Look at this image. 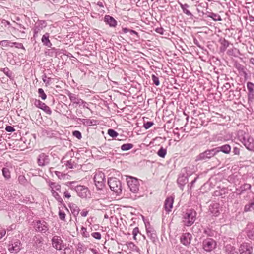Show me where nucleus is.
I'll list each match as a JSON object with an SVG mask.
<instances>
[{"label": "nucleus", "instance_id": "1", "mask_svg": "<svg viewBox=\"0 0 254 254\" xmlns=\"http://www.w3.org/2000/svg\"><path fill=\"white\" fill-rule=\"evenodd\" d=\"M197 213L193 209H188L184 212L182 220L184 225L190 227L191 226L195 221L196 219Z\"/></svg>", "mask_w": 254, "mask_h": 254}, {"label": "nucleus", "instance_id": "2", "mask_svg": "<svg viewBox=\"0 0 254 254\" xmlns=\"http://www.w3.org/2000/svg\"><path fill=\"white\" fill-rule=\"evenodd\" d=\"M239 140L244 144L246 148L251 151L254 149V140L253 137L249 134H246L243 131H240L238 134Z\"/></svg>", "mask_w": 254, "mask_h": 254}, {"label": "nucleus", "instance_id": "3", "mask_svg": "<svg viewBox=\"0 0 254 254\" xmlns=\"http://www.w3.org/2000/svg\"><path fill=\"white\" fill-rule=\"evenodd\" d=\"M190 167H186L184 168L181 173L177 179V183L179 185V187L183 190L184 186L188 182V176H190L191 174V172L190 171Z\"/></svg>", "mask_w": 254, "mask_h": 254}, {"label": "nucleus", "instance_id": "4", "mask_svg": "<svg viewBox=\"0 0 254 254\" xmlns=\"http://www.w3.org/2000/svg\"><path fill=\"white\" fill-rule=\"evenodd\" d=\"M108 184L112 191L117 195H120L122 191L121 182L117 178L111 177L108 179Z\"/></svg>", "mask_w": 254, "mask_h": 254}, {"label": "nucleus", "instance_id": "5", "mask_svg": "<svg viewBox=\"0 0 254 254\" xmlns=\"http://www.w3.org/2000/svg\"><path fill=\"white\" fill-rule=\"evenodd\" d=\"M126 181L130 190L133 193H137L140 186L139 180L131 176H127Z\"/></svg>", "mask_w": 254, "mask_h": 254}, {"label": "nucleus", "instance_id": "6", "mask_svg": "<svg viewBox=\"0 0 254 254\" xmlns=\"http://www.w3.org/2000/svg\"><path fill=\"white\" fill-rule=\"evenodd\" d=\"M217 246V241L212 238H206L203 240L202 247L206 252H211L214 250Z\"/></svg>", "mask_w": 254, "mask_h": 254}, {"label": "nucleus", "instance_id": "7", "mask_svg": "<svg viewBox=\"0 0 254 254\" xmlns=\"http://www.w3.org/2000/svg\"><path fill=\"white\" fill-rule=\"evenodd\" d=\"M216 155V153L215 148L207 149L198 155L195 158V161L207 162Z\"/></svg>", "mask_w": 254, "mask_h": 254}, {"label": "nucleus", "instance_id": "8", "mask_svg": "<svg viewBox=\"0 0 254 254\" xmlns=\"http://www.w3.org/2000/svg\"><path fill=\"white\" fill-rule=\"evenodd\" d=\"M93 180L97 189L98 190H102L105 186V174L102 172L97 173L95 174Z\"/></svg>", "mask_w": 254, "mask_h": 254}, {"label": "nucleus", "instance_id": "9", "mask_svg": "<svg viewBox=\"0 0 254 254\" xmlns=\"http://www.w3.org/2000/svg\"><path fill=\"white\" fill-rule=\"evenodd\" d=\"M33 223L34 228L37 232L45 233L49 230L48 224L44 220H35Z\"/></svg>", "mask_w": 254, "mask_h": 254}, {"label": "nucleus", "instance_id": "10", "mask_svg": "<svg viewBox=\"0 0 254 254\" xmlns=\"http://www.w3.org/2000/svg\"><path fill=\"white\" fill-rule=\"evenodd\" d=\"M22 243L18 239H13L8 246L9 251L11 253H18L22 249Z\"/></svg>", "mask_w": 254, "mask_h": 254}, {"label": "nucleus", "instance_id": "11", "mask_svg": "<svg viewBox=\"0 0 254 254\" xmlns=\"http://www.w3.org/2000/svg\"><path fill=\"white\" fill-rule=\"evenodd\" d=\"M144 222L148 237L153 243L156 244L158 241L156 231L151 227L149 222H145V221Z\"/></svg>", "mask_w": 254, "mask_h": 254}, {"label": "nucleus", "instance_id": "12", "mask_svg": "<svg viewBox=\"0 0 254 254\" xmlns=\"http://www.w3.org/2000/svg\"><path fill=\"white\" fill-rule=\"evenodd\" d=\"M240 254H252L254 251L253 244L248 242L242 243L239 247Z\"/></svg>", "mask_w": 254, "mask_h": 254}, {"label": "nucleus", "instance_id": "13", "mask_svg": "<svg viewBox=\"0 0 254 254\" xmlns=\"http://www.w3.org/2000/svg\"><path fill=\"white\" fill-rule=\"evenodd\" d=\"M52 245L57 250L60 251L64 248L65 244L60 236H54L51 239Z\"/></svg>", "mask_w": 254, "mask_h": 254}, {"label": "nucleus", "instance_id": "14", "mask_svg": "<svg viewBox=\"0 0 254 254\" xmlns=\"http://www.w3.org/2000/svg\"><path fill=\"white\" fill-rule=\"evenodd\" d=\"M38 165L40 167H44L48 165L50 162L49 155L45 153H41L37 158Z\"/></svg>", "mask_w": 254, "mask_h": 254}, {"label": "nucleus", "instance_id": "15", "mask_svg": "<svg viewBox=\"0 0 254 254\" xmlns=\"http://www.w3.org/2000/svg\"><path fill=\"white\" fill-rule=\"evenodd\" d=\"M70 118L74 121L78 122V121L81 122L82 124L86 126H91L94 125H97L98 124V121L94 119H81L77 118L74 115H71Z\"/></svg>", "mask_w": 254, "mask_h": 254}, {"label": "nucleus", "instance_id": "16", "mask_svg": "<svg viewBox=\"0 0 254 254\" xmlns=\"http://www.w3.org/2000/svg\"><path fill=\"white\" fill-rule=\"evenodd\" d=\"M46 26L47 22L45 20H38L35 23L33 28V37H37L38 35V33L40 32V31Z\"/></svg>", "mask_w": 254, "mask_h": 254}, {"label": "nucleus", "instance_id": "17", "mask_svg": "<svg viewBox=\"0 0 254 254\" xmlns=\"http://www.w3.org/2000/svg\"><path fill=\"white\" fill-rule=\"evenodd\" d=\"M76 193L79 197L85 198L90 194V190L87 187L79 185Z\"/></svg>", "mask_w": 254, "mask_h": 254}, {"label": "nucleus", "instance_id": "18", "mask_svg": "<svg viewBox=\"0 0 254 254\" xmlns=\"http://www.w3.org/2000/svg\"><path fill=\"white\" fill-rule=\"evenodd\" d=\"M192 239V235L189 232L183 233L180 238V241L181 244L185 246H189Z\"/></svg>", "mask_w": 254, "mask_h": 254}, {"label": "nucleus", "instance_id": "19", "mask_svg": "<svg viewBox=\"0 0 254 254\" xmlns=\"http://www.w3.org/2000/svg\"><path fill=\"white\" fill-rule=\"evenodd\" d=\"M34 105L36 107L44 111L47 114L51 115L52 114V111L50 107L40 100L35 99Z\"/></svg>", "mask_w": 254, "mask_h": 254}, {"label": "nucleus", "instance_id": "20", "mask_svg": "<svg viewBox=\"0 0 254 254\" xmlns=\"http://www.w3.org/2000/svg\"><path fill=\"white\" fill-rule=\"evenodd\" d=\"M234 65L241 76L244 77L245 78L247 77L248 74L247 73V68L245 66L237 61L234 62Z\"/></svg>", "mask_w": 254, "mask_h": 254}, {"label": "nucleus", "instance_id": "21", "mask_svg": "<svg viewBox=\"0 0 254 254\" xmlns=\"http://www.w3.org/2000/svg\"><path fill=\"white\" fill-rule=\"evenodd\" d=\"M231 149L232 146L229 144H225L215 148L216 155L220 152H222L226 154H229L231 152Z\"/></svg>", "mask_w": 254, "mask_h": 254}, {"label": "nucleus", "instance_id": "22", "mask_svg": "<svg viewBox=\"0 0 254 254\" xmlns=\"http://www.w3.org/2000/svg\"><path fill=\"white\" fill-rule=\"evenodd\" d=\"M174 198L172 196L168 197L166 198L164 208L167 213H169L171 211L174 203Z\"/></svg>", "mask_w": 254, "mask_h": 254}, {"label": "nucleus", "instance_id": "23", "mask_svg": "<svg viewBox=\"0 0 254 254\" xmlns=\"http://www.w3.org/2000/svg\"><path fill=\"white\" fill-rule=\"evenodd\" d=\"M104 21L110 27H116L117 25V20L114 17L109 15H106L105 16Z\"/></svg>", "mask_w": 254, "mask_h": 254}, {"label": "nucleus", "instance_id": "24", "mask_svg": "<svg viewBox=\"0 0 254 254\" xmlns=\"http://www.w3.org/2000/svg\"><path fill=\"white\" fill-rule=\"evenodd\" d=\"M220 205L218 203H212L209 206V210L210 212L214 216H218L219 214Z\"/></svg>", "mask_w": 254, "mask_h": 254}, {"label": "nucleus", "instance_id": "25", "mask_svg": "<svg viewBox=\"0 0 254 254\" xmlns=\"http://www.w3.org/2000/svg\"><path fill=\"white\" fill-rule=\"evenodd\" d=\"M179 5L181 8V9L182 10L183 12L190 18L192 19L193 17V15L190 10V6L187 3L182 4L180 2Z\"/></svg>", "mask_w": 254, "mask_h": 254}, {"label": "nucleus", "instance_id": "26", "mask_svg": "<svg viewBox=\"0 0 254 254\" xmlns=\"http://www.w3.org/2000/svg\"><path fill=\"white\" fill-rule=\"evenodd\" d=\"M66 95L68 96L72 104V106L76 105L80 99L79 98L78 95L75 94L71 93L69 91L66 90Z\"/></svg>", "mask_w": 254, "mask_h": 254}, {"label": "nucleus", "instance_id": "27", "mask_svg": "<svg viewBox=\"0 0 254 254\" xmlns=\"http://www.w3.org/2000/svg\"><path fill=\"white\" fill-rule=\"evenodd\" d=\"M218 42L221 44V46L219 48L220 52L223 53L229 47L230 42L224 38L222 37L219 39Z\"/></svg>", "mask_w": 254, "mask_h": 254}, {"label": "nucleus", "instance_id": "28", "mask_svg": "<svg viewBox=\"0 0 254 254\" xmlns=\"http://www.w3.org/2000/svg\"><path fill=\"white\" fill-rule=\"evenodd\" d=\"M223 250L226 254H238L236 250V248L231 244L225 245Z\"/></svg>", "mask_w": 254, "mask_h": 254}, {"label": "nucleus", "instance_id": "29", "mask_svg": "<svg viewBox=\"0 0 254 254\" xmlns=\"http://www.w3.org/2000/svg\"><path fill=\"white\" fill-rule=\"evenodd\" d=\"M49 37L50 34L49 33H45L41 38V42L45 46L52 48V44L49 40Z\"/></svg>", "mask_w": 254, "mask_h": 254}, {"label": "nucleus", "instance_id": "30", "mask_svg": "<svg viewBox=\"0 0 254 254\" xmlns=\"http://www.w3.org/2000/svg\"><path fill=\"white\" fill-rule=\"evenodd\" d=\"M254 211V194L253 198L246 204L244 208V212Z\"/></svg>", "mask_w": 254, "mask_h": 254}, {"label": "nucleus", "instance_id": "31", "mask_svg": "<svg viewBox=\"0 0 254 254\" xmlns=\"http://www.w3.org/2000/svg\"><path fill=\"white\" fill-rule=\"evenodd\" d=\"M218 190H215L213 192V196H221L222 198H224L226 194L228 193L227 189L226 188H223L220 189L218 187Z\"/></svg>", "mask_w": 254, "mask_h": 254}, {"label": "nucleus", "instance_id": "32", "mask_svg": "<svg viewBox=\"0 0 254 254\" xmlns=\"http://www.w3.org/2000/svg\"><path fill=\"white\" fill-rule=\"evenodd\" d=\"M65 185L68 187V188L76 192L79 185L76 181H69L65 183Z\"/></svg>", "mask_w": 254, "mask_h": 254}, {"label": "nucleus", "instance_id": "33", "mask_svg": "<svg viewBox=\"0 0 254 254\" xmlns=\"http://www.w3.org/2000/svg\"><path fill=\"white\" fill-rule=\"evenodd\" d=\"M69 207L70 209L72 214L74 216L76 217L78 215L80 211L79 207L74 203L69 204Z\"/></svg>", "mask_w": 254, "mask_h": 254}, {"label": "nucleus", "instance_id": "34", "mask_svg": "<svg viewBox=\"0 0 254 254\" xmlns=\"http://www.w3.org/2000/svg\"><path fill=\"white\" fill-rule=\"evenodd\" d=\"M205 14L207 17L211 18L215 21H220L222 20L220 16L218 14L207 12Z\"/></svg>", "mask_w": 254, "mask_h": 254}, {"label": "nucleus", "instance_id": "35", "mask_svg": "<svg viewBox=\"0 0 254 254\" xmlns=\"http://www.w3.org/2000/svg\"><path fill=\"white\" fill-rule=\"evenodd\" d=\"M203 233L210 238L214 236L216 232L209 227H206L203 229Z\"/></svg>", "mask_w": 254, "mask_h": 254}, {"label": "nucleus", "instance_id": "36", "mask_svg": "<svg viewBox=\"0 0 254 254\" xmlns=\"http://www.w3.org/2000/svg\"><path fill=\"white\" fill-rule=\"evenodd\" d=\"M247 235L249 239L254 240V226H247Z\"/></svg>", "mask_w": 254, "mask_h": 254}, {"label": "nucleus", "instance_id": "37", "mask_svg": "<svg viewBox=\"0 0 254 254\" xmlns=\"http://www.w3.org/2000/svg\"><path fill=\"white\" fill-rule=\"evenodd\" d=\"M2 174L6 180H9L11 178V172L7 167H3L2 169Z\"/></svg>", "mask_w": 254, "mask_h": 254}, {"label": "nucleus", "instance_id": "38", "mask_svg": "<svg viewBox=\"0 0 254 254\" xmlns=\"http://www.w3.org/2000/svg\"><path fill=\"white\" fill-rule=\"evenodd\" d=\"M52 195L54 197V198L57 200V201L61 204H63L64 201L63 199L61 198L59 193L56 192L54 190H51Z\"/></svg>", "mask_w": 254, "mask_h": 254}, {"label": "nucleus", "instance_id": "39", "mask_svg": "<svg viewBox=\"0 0 254 254\" xmlns=\"http://www.w3.org/2000/svg\"><path fill=\"white\" fill-rule=\"evenodd\" d=\"M49 186L52 188V190L55 189L57 190H60L61 189V185L56 183L55 182H51L49 181L48 182Z\"/></svg>", "mask_w": 254, "mask_h": 254}, {"label": "nucleus", "instance_id": "40", "mask_svg": "<svg viewBox=\"0 0 254 254\" xmlns=\"http://www.w3.org/2000/svg\"><path fill=\"white\" fill-rule=\"evenodd\" d=\"M240 187V189L241 190V191H242L243 193H244L247 190H251V185L248 183H244Z\"/></svg>", "mask_w": 254, "mask_h": 254}, {"label": "nucleus", "instance_id": "41", "mask_svg": "<svg viewBox=\"0 0 254 254\" xmlns=\"http://www.w3.org/2000/svg\"><path fill=\"white\" fill-rule=\"evenodd\" d=\"M133 147V145L131 143H125L121 145V149L123 151H128Z\"/></svg>", "mask_w": 254, "mask_h": 254}, {"label": "nucleus", "instance_id": "42", "mask_svg": "<svg viewBox=\"0 0 254 254\" xmlns=\"http://www.w3.org/2000/svg\"><path fill=\"white\" fill-rule=\"evenodd\" d=\"M157 154L160 157L164 158L167 154V150L163 147H161Z\"/></svg>", "mask_w": 254, "mask_h": 254}, {"label": "nucleus", "instance_id": "43", "mask_svg": "<svg viewBox=\"0 0 254 254\" xmlns=\"http://www.w3.org/2000/svg\"><path fill=\"white\" fill-rule=\"evenodd\" d=\"M17 26V27H12V28L14 30H18L19 31V32H20L21 33H22V34H25V27L22 24H18L17 23H16V24Z\"/></svg>", "mask_w": 254, "mask_h": 254}, {"label": "nucleus", "instance_id": "44", "mask_svg": "<svg viewBox=\"0 0 254 254\" xmlns=\"http://www.w3.org/2000/svg\"><path fill=\"white\" fill-rule=\"evenodd\" d=\"M86 248L85 245L79 242L77 245V250L80 253H82L85 251Z\"/></svg>", "mask_w": 254, "mask_h": 254}, {"label": "nucleus", "instance_id": "45", "mask_svg": "<svg viewBox=\"0 0 254 254\" xmlns=\"http://www.w3.org/2000/svg\"><path fill=\"white\" fill-rule=\"evenodd\" d=\"M38 93L39 97H40L42 100H45L47 98V95L42 88H39Z\"/></svg>", "mask_w": 254, "mask_h": 254}, {"label": "nucleus", "instance_id": "46", "mask_svg": "<svg viewBox=\"0 0 254 254\" xmlns=\"http://www.w3.org/2000/svg\"><path fill=\"white\" fill-rule=\"evenodd\" d=\"M108 134L112 138H115L119 135L116 131L112 128H110L108 130Z\"/></svg>", "mask_w": 254, "mask_h": 254}, {"label": "nucleus", "instance_id": "47", "mask_svg": "<svg viewBox=\"0 0 254 254\" xmlns=\"http://www.w3.org/2000/svg\"><path fill=\"white\" fill-rule=\"evenodd\" d=\"M1 71H2L9 78H11L12 77L13 73L8 67L2 68L1 69Z\"/></svg>", "mask_w": 254, "mask_h": 254}, {"label": "nucleus", "instance_id": "48", "mask_svg": "<svg viewBox=\"0 0 254 254\" xmlns=\"http://www.w3.org/2000/svg\"><path fill=\"white\" fill-rule=\"evenodd\" d=\"M151 79L153 81V84H154L155 86H158L160 85L159 79L157 75L155 74H152L151 76Z\"/></svg>", "mask_w": 254, "mask_h": 254}, {"label": "nucleus", "instance_id": "49", "mask_svg": "<svg viewBox=\"0 0 254 254\" xmlns=\"http://www.w3.org/2000/svg\"><path fill=\"white\" fill-rule=\"evenodd\" d=\"M77 105H78L79 107L82 106L84 108L89 109V108L88 107V103L81 98L79 99L77 104L76 106Z\"/></svg>", "mask_w": 254, "mask_h": 254}, {"label": "nucleus", "instance_id": "50", "mask_svg": "<svg viewBox=\"0 0 254 254\" xmlns=\"http://www.w3.org/2000/svg\"><path fill=\"white\" fill-rule=\"evenodd\" d=\"M65 165L69 169H73L75 167L74 165V162L72 161V159L67 161L65 163Z\"/></svg>", "mask_w": 254, "mask_h": 254}, {"label": "nucleus", "instance_id": "51", "mask_svg": "<svg viewBox=\"0 0 254 254\" xmlns=\"http://www.w3.org/2000/svg\"><path fill=\"white\" fill-rule=\"evenodd\" d=\"M254 99V91L248 93V102L249 104L253 102Z\"/></svg>", "mask_w": 254, "mask_h": 254}, {"label": "nucleus", "instance_id": "52", "mask_svg": "<svg viewBox=\"0 0 254 254\" xmlns=\"http://www.w3.org/2000/svg\"><path fill=\"white\" fill-rule=\"evenodd\" d=\"M81 234H82L83 237H84L85 238H88L90 237V234H89V232H88L87 231L86 228H85L83 226H82V227L81 228Z\"/></svg>", "mask_w": 254, "mask_h": 254}, {"label": "nucleus", "instance_id": "53", "mask_svg": "<svg viewBox=\"0 0 254 254\" xmlns=\"http://www.w3.org/2000/svg\"><path fill=\"white\" fill-rule=\"evenodd\" d=\"M247 87L248 92H254V84L251 82L247 83Z\"/></svg>", "mask_w": 254, "mask_h": 254}, {"label": "nucleus", "instance_id": "54", "mask_svg": "<svg viewBox=\"0 0 254 254\" xmlns=\"http://www.w3.org/2000/svg\"><path fill=\"white\" fill-rule=\"evenodd\" d=\"M42 80L46 84V85H49L50 82H51L52 78L51 77H47L46 74L44 73L42 75Z\"/></svg>", "mask_w": 254, "mask_h": 254}, {"label": "nucleus", "instance_id": "55", "mask_svg": "<svg viewBox=\"0 0 254 254\" xmlns=\"http://www.w3.org/2000/svg\"><path fill=\"white\" fill-rule=\"evenodd\" d=\"M58 215L59 216L60 219L62 221H65L66 214L65 212L61 209H59L58 212Z\"/></svg>", "mask_w": 254, "mask_h": 254}, {"label": "nucleus", "instance_id": "56", "mask_svg": "<svg viewBox=\"0 0 254 254\" xmlns=\"http://www.w3.org/2000/svg\"><path fill=\"white\" fill-rule=\"evenodd\" d=\"M11 47H12L13 46H15L16 48L18 49H22L25 50V48L23 46V45L21 43H18V42H11Z\"/></svg>", "mask_w": 254, "mask_h": 254}, {"label": "nucleus", "instance_id": "57", "mask_svg": "<svg viewBox=\"0 0 254 254\" xmlns=\"http://www.w3.org/2000/svg\"><path fill=\"white\" fill-rule=\"evenodd\" d=\"M91 236L96 240H100L101 239V234L98 232L92 233Z\"/></svg>", "mask_w": 254, "mask_h": 254}, {"label": "nucleus", "instance_id": "58", "mask_svg": "<svg viewBox=\"0 0 254 254\" xmlns=\"http://www.w3.org/2000/svg\"><path fill=\"white\" fill-rule=\"evenodd\" d=\"M72 135L78 139H80L82 138L81 133L78 130L72 131Z\"/></svg>", "mask_w": 254, "mask_h": 254}, {"label": "nucleus", "instance_id": "59", "mask_svg": "<svg viewBox=\"0 0 254 254\" xmlns=\"http://www.w3.org/2000/svg\"><path fill=\"white\" fill-rule=\"evenodd\" d=\"M154 125V123L152 121H147L144 123L143 127L146 129L150 128Z\"/></svg>", "mask_w": 254, "mask_h": 254}, {"label": "nucleus", "instance_id": "60", "mask_svg": "<svg viewBox=\"0 0 254 254\" xmlns=\"http://www.w3.org/2000/svg\"><path fill=\"white\" fill-rule=\"evenodd\" d=\"M55 174L58 177V178L60 179L64 178L65 177V176H66V174H64L60 171H55Z\"/></svg>", "mask_w": 254, "mask_h": 254}, {"label": "nucleus", "instance_id": "61", "mask_svg": "<svg viewBox=\"0 0 254 254\" xmlns=\"http://www.w3.org/2000/svg\"><path fill=\"white\" fill-rule=\"evenodd\" d=\"M18 181L20 184L24 185L26 182V179L24 175H20L18 178Z\"/></svg>", "mask_w": 254, "mask_h": 254}, {"label": "nucleus", "instance_id": "62", "mask_svg": "<svg viewBox=\"0 0 254 254\" xmlns=\"http://www.w3.org/2000/svg\"><path fill=\"white\" fill-rule=\"evenodd\" d=\"M10 44H11V42L9 40H4L0 41V45L3 47H7Z\"/></svg>", "mask_w": 254, "mask_h": 254}, {"label": "nucleus", "instance_id": "63", "mask_svg": "<svg viewBox=\"0 0 254 254\" xmlns=\"http://www.w3.org/2000/svg\"><path fill=\"white\" fill-rule=\"evenodd\" d=\"M138 233H140L139 228L138 227H136L132 231L133 238L134 240L136 239V237Z\"/></svg>", "mask_w": 254, "mask_h": 254}, {"label": "nucleus", "instance_id": "64", "mask_svg": "<svg viewBox=\"0 0 254 254\" xmlns=\"http://www.w3.org/2000/svg\"><path fill=\"white\" fill-rule=\"evenodd\" d=\"M231 87V85L229 83L227 82L226 83L223 85V86L222 87V90L223 92L227 91L230 89Z\"/></svg>", "mask_w": 254, "mask_h": 254}]
</instances>
